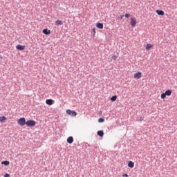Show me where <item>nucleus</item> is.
<instances>
[{"mask_svg": "<svg viewBox=\"0 0 177 177\" xmlns=\"http://www.w3.org/2000/svg\"><path fill=\"white\" fill-rule=\"evenodd\" d=\"M171 95H172V91L167 90L165 91V93L161 94L160 97L161 99H165L167 96H171Z\"/></svg>", "mask_w": 177, "mask_h": 177, "instance_id": "obj_1", "label": "nucleus"}, {"mask_svg": "<svg viewBox=\"0 0 177 177\" xmlns=\"http://www.w3.org/2000/svg\"><path fill=\"white\" fill-rule=\"evenodd\" d=\"M26 118H21L18 120L17 124L20 125V127H24V125H26Z\"/></svg>", "mask_w": 177, "mask_h": 177, "instance_id": "obj_2", "label": "nucleus"}, {"mask_svg": "<svg viewBox=\"0 0 177 177\" xmlns=\"http://www.w3.org/2000/svg\"><path fill=\"white\" fill-rule=\"evenodd\" d=\"M66 114L71 115L72 117H75L77 115V112H75V111L68 109L66 110Z\"/></svg>", "mask_w": 177, "mask_h": 177, "instance_id": "obj_3", "label": "nucleus"}, {"mask_svg": "<svg viewBox=\"0 0 177 177\" xmlns=\"http://www.w3.org/2000/svg\"><path fill=\"white\" fill-rule=\"evenodd\" d=\"M35 120H28L26 121V125L28 127H35Z\"/></svg>", "mask_w": 177, "mask_h": 177, "instance_id": "obj_4", "label": "nucleus"}, {"mask_svg": "<svg viewBox=\"0 0 177 177\" xmlns=\"http://www.w3.org/2000/svg\"><path fill=\"white\" fill-rule=\"evenodd\" d=\"M16 49L18 50H24L26 49V46H21L20 44H18L16 46Z\"/></svg>", "mask_w": 177, "mask_h": 177, "instance_id": "obj_5", "label": "nucleus"}, {"mask_svg": "<svg viewBox=\"0 0 177 177\" xmlns=\"http://www.w3.org/2000/svg\"><path fill=\"white\" fill-rule=\"evenodd\" d=\"M142 77L141 72H138L137 73L133 74V78L140 79Z\"/></svg>", "mask_w": 177, "mask_h": 177, "instance_id": "obj_6", "label": "nucleus"}, {"mask_svg": "<svg viewBox=\"0 0 177 177\" xmlns=\"http://www.w3.org/2000/svg\"><path fill=\"white\" fill-rule=\"evenodd\" d=\"M131 24L132 27H135V26H136V19L131 18Z\"/></svg>", "mask_w": 177, "mask_h": 177, "instance_id": "obj_7", "label": "nucleus"}, {"mask_svg": "<svg viewBox=\"0 0 177 177\" xmlns=\"http://www.w3.org/2000/svg\"><path fill=\"white\" fill-rule=\"evenodd\" d=\"M53 100L52 99H48L46 100V104H48V106H52V104H53Z\"/></svg>", "mask_w": 177, "mask_h": 177, "instance_id": "obj_8", "label": "nucleus"}, {"mask_svg": "<svg viewBox=\"0 0 177 177\" xmlns=\"http://www.w3.org/2000/svg\"><path fill=\"white\" fill-rule=\"evenodd\" d=\"M74 142V138L72 136H70L67 138V142L69 143V145H71Z\"/></svg>", "mask_w": 177, "mask_h": 177, "instance_id": "obj_9", "label": "nucleus"}, {"mask_svg": "<svg viewBox=\"0 0 177 177\" xmlns=\"http://www.w3.org/2000/svg\"><path fill=\"white\" fill-rule=\"evenodd\" d=\"M128 167L129 168H133L135 167V163L132 161H129L128 162Z\"/></svg>", "mask_w": 177, "mask_h": 177, "instance_id": "obj_10", "label": "nucleus"}, {"mask_svg": "<svg viewBox=\"0 0 177 177\" xmlns=\"http://www.w3.org/2000/svg\"><path fill=\"white\" fill-rule=\"evenodd\" d=\"M43 33H44L45 35H49V34H50V30H49V29H44L43 30Z\"/></svg>", "mask_w": 177, "mask_h": 177, "instance_id": "obj_11", "label": "nucleus"}, {"mask_svg": "<svg viewBox=\"0 0 177 177\" xmlns=\"http://www.w3.org/2000/svg\"><path fill=\"white\" fill-rule=\"evenodd\" d=\"M156 13L158 14V15H159V16H164V11H162V10H156Z\"/></svg>", "mask_w": 177, "mask_h": 177, "instance_id": "obj_12", "label": "nucleus"}, {"mask_svg": "<svg viewBox=\"0 0 177 177\" xmlns=\"http://www.w3.org/2000/svg\"><path fill=\"white\" fill-rule=\"evenodd\" d=\"M55 24H56L57 26H62V24H63V21H62V20H57V21H55Z\"/></svg>", "mask_w": 177, "mask_h": 177, "instance_id": "obj_13", "label": "nucleus"}, {"mask_svg": "<svg viewBox=\"0 0 177 177\" xmlns=\"http://www.w3.org/2000/svg\"><path fill=\"white\" fill-rule=\"evenodd\" d=\"M97 135H98V136H100L102 138L104 136V133L103 132V131H98L97 133Z\"/></svg>", "mask_w": 177, "mask_h": 177, "instance_id": "obj_14", "label": "nucleus"}, {"mask_svg": "<svg viewBox=\"0 0 177 177\" xmlns=\"http://www.w3.org/2000/svg\"><path fill=\"white\" fill-rule=\"evenodd\" d=\"M96 27H97V28L102 29V28H103V24H102V23H97Z\"/></svg>", "mask_w": 177, "mask_h": 177, "instance_id": "obj_15", "label": "nucleus"}, {"mask_svg": "<svg viewBox=\"0 0 177 177\" xmlns=\"http://www.w3.org/2000/svg\"><path fill=\"white\" fill-rule=\"evenodd\" d=\"M6 117L5 116L0 117V122H6Z\"/></svg>", "mask_w": 177, "mask_h": 177, "instance_id": "obj_16", "label": "nucleus"}, {"mask_svg": "<svg viewBox=\"0 0 177 177\" xmlns=\"http://www.w3.org/2000/svg\"><path fill=\"white\" fill-rule=\"evenodd\" d=\"M9 164H10V162L8 160H5V161L1 162L2 165L8 166V165H9Z\"/></svg>", "mask_w": 177, "mask_h": 177, "instance_id": "obj_17", "label": "nucleus"}, {"mask_svg": "<svg viewBox=\"0 0 177 177\" xmlns=\"http://www.w3.org/2000/svg\"><path fill=\"white\" fill-rule=\"evenodd\" d=\"M151 48H153V45H151V44H147V46H146V50H149V49H151Z\"/></svg>", "mask_w": 177, "mask_h": 177, "instance_id": "obj_18", "label": "nucleus"}, {"mask_svg": "<svg viewBox=\"0 0 177 177\" xmlns=\"http://www.w3.org/2000/svg\"><path fill=\"white\" fill-rule=\"evenodd\" d=\"M111 102H115L117 100V95H113L111 97Z\"/></svg>", "mask_w": 177, "mask_h": 177, "instance_id": "obj_19", "label": "nucleus"}, {"mask_svg": "<svg viewBox=\"0 0 177 177\" xmlns=\"http://www.w3.org/2000/svg\"><path fill=\"white\" fill-rule=\"evenodd\" d=\"M122 19H124V15H120L117 18V20H122Z\"/></svg>", "mask_w": 177, "mask_h": 177, "instance_id": "obj_20", "label": "nucleus"}, {"mask_svg": "<svg viewBox=\"0 0 177 177\" xmlns=\"http://www.w3.org/2000/svg\"><path fill=\"white\" fill-rule=\"evenodd\" d=\"M98 122H104V119L103 118L98 119Z\"/></svg>", "mask_w": 177, "mask_h": 177, "instance_id": "obj_21", "label": "nucleus"}, {"mask_svg": "<svg viewBox=\"0 0 177 177\" xmlns=\"http://www.w3.org/2000/svg\"><path fill=\"white\" fill-rule=\"evenodd\" d=\"M113 60H117V55H113L112 57Z\"/></svg>", "mask_w": 177, "mask_h": 177, "instance_id": "obj_22", "label": "nucleus"}, {"mask_svg": "<svg viewBox=\"0 0 177 177\" xmlns=\"http://www.w3.org/2000/svg\"><path fill=\"white\" fill-rule=\"evenodd\" d=\"M125 17L127 18V19H128V17H129V16H131V15H129V14H125Z\"/></svg>", "mask_w": 177, "mask_h": 177, "instance_id": "obj_23", "label": "nucleus"}, {"mask_svg": "<svg viewBox=\"0 0 177 177\" xmlns=\"http://www.w3.org/2000/svg\"><path fill=\"white\" fill-rule=\"evenodd\" d=\"M9 176H10V174H6L4 175V177H9Z\"/></svg>", "mask_w": 177, "mask_h": 177, "instance_id": "obj_24", "label": "nucleus"}, {"mask_svg": "<svg viewBox=\"0 0 177 177\" xmlns=\"http://www.w3.org/2000/svg\"><path fill=\"white\" fill-rule=\"evenodd\" d=\"M93 32H94V35H95V34H96V30L95 28L93 29Z\"/></svg>", "mask_w": 177, "mask_h": 177, "instance_id": "obj_25", "label": "nucleus"}, {"mask_svg": "<svg viewBox=\"0 0 177 177\" xmlns=\"http://www.w3.org/2000/svg\"><path fill=\"white\" fill-rule=\"evenodd\" d=\"M122 176H124V177H128V174H123Z\"/></svg>", "mask_w": 177, "mask_h": 177, "instance_id": "obj_26", "label": "nucleus"}, {"mask_svg": "<svg viewBox=\"0 0 177 177\" xmlns=\"http://www.w3.org/2000/svg\"><path fill=\"white\" fill-rule=\"evenodd\" d=\"M140 122L143 121V118H141L140 119Z\"/></svg>", "mask_w": 177, "mask_h": 177, "instance_id": "obj_27", "label": "nucleus"}, {"mask_svg": "<svg viewBox=\"0 0 177 177\" xmlns=\"http://www.w3.org/2000/svg\"><path fill=\"white\" fill-rule=\"evenodd\" d=\"M3 57L0 55V60H2Z\"/></svg>", "mask_w": 177, "mask_h": 177, "instance_id": "obj_28", "label": "nucleus"}]
</instances>
